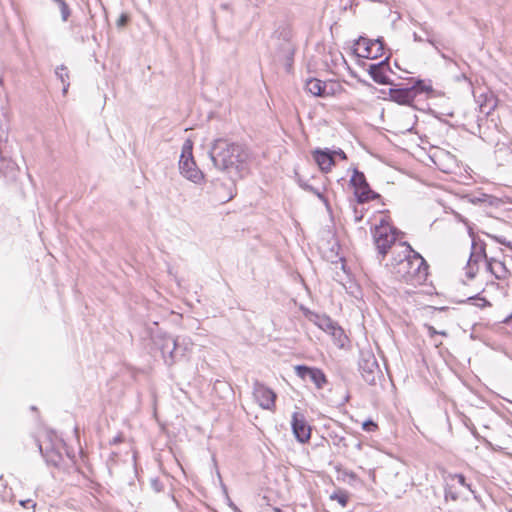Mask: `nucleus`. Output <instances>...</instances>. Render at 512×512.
I'll use <instances>...</instances> for the list:
<instances>
[{
	"mask_svg": "<svg viewBox=\"0 0 512 512\" xmlns=\"http://www.w3.org/2000/svg\"><path fill=\"white\" fill-rule=\"evenodd\" d=\"M426 327H427V330H428L429 335H430L431 337H433V336H434V335H436V334H440V335H442V336H447V332H446V331H437V330H436L433 326H431V325H427Z\"/></svg>",
	"mask_w": 512,
	"mask_h": 512,
	"instance_id": "obj_33",
	"label": "nucleus"
},
{
	"mask_svg": "<svg viewBox=\"0 0 512 512\" xmlns=\"http://www.w3.org/2000/svg\"><path fill=\"white\" fill-rule=\"evenodd\" d=\"M350 182H351V184L353 185V187L355 189L360 187V186L362 187L363 185L367 184L365 175L362 172L358 171V170H354V174L351 177Z\"/></svg>",
	"mask_w": 512,
	"mask_h": 512,
	"instance_id": "obj_23",
	"label": "nucleus"
},
{
	"mask_svg": "<svg viewBox=\"0 0 512 512\" xmlns=\"http://www.w3.org/2000/svg\"><path fill=\"white\" fill-rule=\"evenodd\" d=\"M401 251L393 252L389 263L386 264L389 272L395 279L411 286L423 284L428 275V265L425 259L415 252L406 242L400 243Z\"/></svg>",
	"mask_w": 512,
	"mask_h": 512,
	"instance_id": "obj_2",
	"label": "nucleus"
},
{
	"mask_svg": "<svg viewBox=\"0 0 512 512\" xmlns=\"http://www.w3.org/2000/svg\"><path fill=\"white\" fill-rule=\"evenodd\" d=\"M413 39L416 42H422L423 41V39L417 33L413 34Z\"/></svg>",
	"mask_w": 512,
	"mask_h": 512,
	"instance_id": "obj_36",
	"label": "nucleus"
},
{
	"mask_svg": "<svg viewBox=\"0 0 512 512\" xmlns=\"http://www.w3.org/2000/svg\"><path fill=\"white\" fill-rule=\"evenodd\" d=\"M294 52L295 47L293 43L289 40H282L279 43L275 58L277 61L282 62L286 66L287 70H289L292 66Z\"/></svg>",
	"mask_w": 512,
	"mask_h": 512,
	"instance_id": "obj_16",
	"label": "nucleus"
},
{
	"mask_svg": "<svg viewBox=\"0 0 512 512\" xmlns=\"http://www.w3.org/2000/svg\"><path fill=\"white\" fill-rule=\"evenodd\" d=\"M57 3L61 10V16L63 21H67L70 16V9L64 0H53Z\"/></svg>",
	"mask_w": 512,
	"mask_h": 512,
	"instance_id": "obj_28",
	"label": "nucleus"
},
{
	"mask_svg": "<svg viewBox=\"0 0 512 512\" xmlns=\"http://www.w3.org/2000/svg\"><path fill=\"white\" fill-rule=\"evenodd\" d=\"M354 214H355V222H360L363 218V214L358 213V211L356 209L354 210Z\"/></svg>",
	"mask_w": 512,
	"mask_h": 512,
	"instance_id": "obj_35",
	"label": "nucleus"
},
{
	"mask_svg": "<svg viewBox=\"0 0 512 512\" xmlns=\"http://www.w3.org/2000/svg\"><path fill=\"white\" fill-rule=\"evenodd\" d=\"M160 350L167 365H173L177 360L184 357L192 349L193 342L188 337L173 338L170 336H163Z\"/></svg>",
	"mask_w": 512,
	"mask_h": 512,
	"instance_id": "obj_5",
	"label": "nucleus"
},
{
	"mask_svg": "<svg viewBox=\"0 0 512 512\" xmlns=\"http://www.w3.org/2000/svg\"><path fill=\"white\" fill-rule=\"evenodd\" d=\"M179 170L186 179L195 184L200 183L204 178L203 173L197 168L193 159L192 143L190 141H186L183 145L179 160Z\"/></svg>",
	"mask_w": 512,
	"mask_h": 512,
	"instance_id": "obj_7",
	"label": "nucleus"
},
{
	"mask_svg": "<svg viewBox=\"0 0 512 512\" xmlns=\"http://www.w3.org/2000/svg\"><path fill=\"white\" fill-rule=\"evenodd\" d=\"M332 155H338L341 159L343 160H346L347 159V156L345 154V152L341 149H338V150H335V151H331Z\"/></svg>",
	"mask_w": 512,
	"mask_h": 512,
	"instance_id": "obj_34",
	"label": "nucleus"
},
{
	"mask_svg": "<svg viewBox=\"0 0 512 512\" xmlns=\"http://www.w3.org/2000/svg\"><path fill=\"white\" fill-rule=\"evenodd\" d=\"M121 441H122L121 437H119V436H118V437H115V438L112 440V443H113V444H116V443H119V442H121Z\"/></svg>",
	"mask_w": 512,
	"mask_h": 512,
	"instance_id": "obj_38",
	"label": "nucleus"
},
{
	"mask_svg": "<svg viewBox=\"0 0 512 512\" xmlns=\"http://www.w3.org/2000/svg\"><path fill=\"white\" fill-rule=\"evenodd\" d=\"M341 346L344 345V339H345V335H344V331L341 327L337 326V324H335L333 326V328H331V330L328 332Z\"/></svg>",
	"mask_w": 512,
	"mask_h": 512,
	"instance_id": "obj_25",
	"label": "nucleus"
},
{
	"mask_svg": "<svg viewBox=\"0 0 512 512\" xmlns=\"http://www.w3.org/2000/svg\"><path fill=\"white\" fill-rule=\"evenodd\" d=\"M388 59L389 57H386L385 60L377 64H372L368 68L369 75L378 84H392L389 77L386 75V71L389 69Z\"/></svg>",
	"mask_w": 512,
	"mask_h": 512,
	"instance_id": "obj_14",
	"label": "nucleus"
},
{
	"mask_svg": "<svg viewBox=\"0 0 512 512\" xmlns=\"http://www.w3.org/2000/svg\"><path fill=\"white\" fill-rule=\"evenodd\" d=\"M355 195L357 197V200L359 203H365V202H368L372 199H375V198H378L379 195L376 194L375 192H373L370 187H369V184H365L363 185L362 187H358L355 189Z\"/></svg>",
	"mask_w": 512,
	"mask_h": 512,
	"instance_id": "obj_20",
	"label": "nucleus"
},
{
	"mask_svg": "<svg viewBox=\"0 0 512 512\" xmlns=\"http://www.w3.org/2000/svg\"><path fill=\"white\" fill-rule=\"evenodd\" d=\"M55 74L57 78L61 81L63 84L62 93L63 95H66L70 86L69 83V71L65 65H60L56 68Z\"/></svg>",
	"mask_w": 512,
	"mask_h": 512,
	"instance_id": "obj_21",
	"label": "nucleus"
},
{
	"mask_svg": "<svg viewBox=\"0 0 512 512\" xmlns=\"http://www.w3.org/2000/svg\"><path fill=\"white\" fill-rule=\"evenodd\" d=\"M362 428L367 432H373L377 429V424L372 420H367L363 423Z\"/></svg>",
	"mask_w": 512,
	"mask_h": 512,
	"instance_id": "obj_31",
	"label": "nucleus"
},
{
	"mask_svg": "<svg viewBox=\"0 0 512 512\" xmlns=\"http://www.w3.org/2000/svg\"><path fill=\"white\" fill-rule=\"evenodd\" d=\"M292 430L296 439L301 443H306L311 437V427L307 423L305 416L299 412H294L292 415Z\"/></svg>",
	"mask_w": 512,
	"mask_h": 512,
	"instance_id": "obj_12",
	"label": "nucleus"
},
{
	"mask_svg": "<svg viewBox=\"0 0 512 512\" xmlns=\"http://www.w3.org/2000/svg\"><path fill=\"white\" fill-rule=\"evenodd\" d=\"M20 503H21L22 506L28 507V504L32 503V501L31 500H26V501H21Z\"/></svg>",
	"mask_w": 512,
	"mask_h": 512,
	"instance_id": "obj_37",
	"label": "nucleus"
},
{
	"mask_svg": "<svg viewBox=\"0 0 512 512\" xmlns=\"http://www.w3.org/2000/svg\"><path fill=\"white\" fill-rule=\"evenodd\" d=\"M297 182L303 190L316 195L326 206H328V200L324 196V192L326 190L324 182L319 186H314L310 184L308 181L303 180L302 178H298Z\"/></svg>",
	"mask_w": 512,
	"mask_h": 512,
	"instance_id": "obj_19",
	"label": "nucleus"
},
{
	"mask_svg": "<svg viewBox=\"0 0 512 512\" xmlns=\"http://www.w3.org/2000/svg\"><path fill=\"white\" fill-rule=\"evenodd\" d=\"M467 489L471 490V487L466 483V479L462 474H448L445 477V499H451L456 501L460 498L462 491Z\"/></svg>",
	"mask_w": 512,
	"mask_h": 512,
	"instance_id": "obj_8",
	"label": "nucleus"
},
{
	"mask_svg": "<svg viewBox=\"0 0 512 512\" xmlns=\"http://www.w3.org/2000/svg\"><path fill=\"white\" fill-rule=\"evenodd\" d=\"M486 235L488 237H490L491 239H493L494 241H496L497 243L502 244L512 250V241H508L503 236L493 235V234H489V233H486Z\"/></svg>",
	"mask_w": 512,
	"mask_h": 512,
	"instance_id": "obj_29",
	"label": "nucleus"
},
{
	"mask_svg": "<svg viewBox=\"0 0 512 512\" xmlns=\"http://www.w3.org/2000/svg\"><path fill=\"white\" fill-rule=\"evenodd\" d=\"M427 41H428L430 44L434 45V41H433V39H432V38L428 37V38H427Z\"/></svg>",
	"mask_w": 512,
	"mask_h": 512,
	"instance_id": "obj_39",
	"label": "nucleus"
},
{
	"mask_svg": "<svg viewBox=\"0 0 512 512\" xmlns=\"http://www.w3.org/2000/svg\"><path fill=\"white\" fill-rule=\"evenodd\" d=\"M341 346L344 345V339H345V335H344V331L341 327L337 326V324H335L333 326V328H331V330L328 332Z\"/></svg>",
	"mask_w": 512,
	"mask_h": 512,
	"instance_id": "obj_24",
	"label": "nucleus"
},
{
	"mask_svg": "<svg viewBox=\"0 0 512 512\" xmlns=\"http://www.w3.org/2000/svg\"><path fill=\"white\" fill-rule=\"evenodd\" d=\"M330 499L337 501L342 507H345L348 502V496L343 491H339V492H335V493L331 494Z\"/></svg>",
	"mask_w": 512,
	"mask_h": 512,
	"instance_id": "obj_26",
	"label": "nucleus"
},
{
	"mask_svg": "<svg viewBox=\"0 0 512 512\" xmlns=\"http://www.w3.org/2000/svg\"><path fill=\"white\" fill-rule=\"evenodd\" d=\"M358 46H363V51L358 55L363 58H377L383 55L384 52V40L378 38L374 41L364 37H360L356 43Z\"/></svg>",
	"mask_w": 512,
	"mask_h": 512,
	"instance_id": "obj_11",
	"label": "nucleus"
},
{
	"mask_svg": "<svg viewBox=\"0 0 512 512\" xmlns=\"http://www.w3.org/2000/svg\"><path fill=\"white\" fill-rule=\"evenodd\" d=\"M389 97L393 102L400 105H410L416 98V93L415 89L410 87L391 88Z\"/></svg>",
	"mask_w": 512,
	"mask_h": 512,
	"instance_id": "obj_15",
	"label": "nucleus"
},
{
	"mask_svg": "<svg viewBox=\"0 0 512 512\" xmlns=\"http://www.w3.org/2000/svg\"><path fill=\"white\" fill-rule=\"evenodd\" d=\"M358 366L362 378L370 385H375L382 377L376 357L369 349L360 351Z\"/></svg>",
	"mask_w": 512,
	"mask_h": 512,
	"instance_id": "obj_6",
	"label": "nucleus"
},
{
	"mask_svg": "<svg viewBox=\"0 0 512 512\" xmlns=\"http://www.w3.org/2000/svg\"><path fill=\"white\" fill-rule=\"evenodd\" d=\"M314 323L323 331L329 332L336 324L330 317L326 315H315Z\"/></svg>",
	"mask_w": 512,
	"mask_h": 512,
	"instance_id": "obj_22",
	"label": "nucleus"
},
{
	"mask_svg": "<svg viewBox=\"0 0 512 512\" xmlns=\"http://www.w3.org/2000/svg\"><path fill=\"white\" fill-rule=\"evenodd\" d=\"M129 21V17L127 14H121L120 17L117 20V27L121 28L124 27Z\"/></svg>",
	"mask_w": 512,
	"mask_h": 512,
	"instance_id": "obj_32",
	"label": "nucleus"
},
{
	"mask_svg": "<svg viewBox=\"0 0 512 512\" xmlns=\"http://www.w3.org/2000/svg\"><path fill=\"white\" fill-rule=\"evenodd\" d=\"M253 397L262 409L274 410L276 393L258 380L253 383Z\"/></svg>",
	"mask_w": 512,
	"mask_h": 512,
	"instance_id": "obj_9",
	"label": "nucleus"
},
{
	"mask_svg": "<svg viewBox=\"0 0 512 512\" xmlns=\"http://www.w3.org/2000/svg\"><path fill=\"white\" fill-rule=\"evenodd\" d=\"M339 85L335 82H324L316 78H310L306 81V91L313 96L322 98L330 97L335 94V87Z\"/></svg>",
	"mask_w": 512,
	"mask_h": 512,
	"instance_id": "obj_10",
	"label": "nucleus"
},
{
	"mask_svg": "<svg viewBox=\"0 0 512 512\" xmlns=\"http://www.w3.org/2000/svg\"><path fill=\"white\" fill-rule=\"evenodd\" d=\"M469 301H471L473 305L479 308H484L490 305V303L485 298L481 297H471L469 298Z\"/></svg>",
	"mask_w": 512,
	"mask_h": 512,
	"instance_id": "obj_30",
	"label": "nucleus"
},
{
	"mask_svg": "<svg viewBox=\"0 0 512 512\" xmlns=\"http://www.w3.org/2000/svg\"><path fill=\"white\" fill-rule=\"evenodd\" d=\"M38 447L48 464L58 466L62 462V455L56 445L43 446V444H38Z\"/></svg>",
	"mask_w": 512,
	"mask_h": 512,
	"instance_id": "obj_18",
	"label": "nucleus"
},
{
	"mask_svg": "<svg viewBox=\"0 0 512 512\" xmlns=\"http://www.w3.org/2000/svg\"><path fill=\"white\" fill-rule=\"evenodd\" d=\"M313 158L317 165L319 166L320 170L327 173L329 172L332 167L335 165L334 157L330 150H320L317 149L313 151Z\"/></svg>",
	"mask_w": 512,
	"mask_h": 512,
	"instance_id": "obj_17",
	"label": "nucleus"
},
{
	"mask_svg": "<svg viewBox=\"0 0 512 512\" xmlns=\"http://www.w3.org/2000/svg\"><path fill=\"white\" fill-rule=\"evenodd\" d=\"M410 88L415 89L416 96L421 92H431L432 91L431 85L425 84L423 80L416 81L415 84L413 86H411Z\"/></svg>",
	"mask_w": 512,
	"mask_h": 512,
	"instance_id": "obj_27",
	"label": "nucleus"
},
{
	"mask_svg": "<svg viewBox=\"0 0 512 512\" xmlns=\"http://www.w3.org/2000/svg\"><path fill=\"white\" fill-rule=\"evenodd\" d=\"M209 155L213 165L233 181L242 179L248 174L251 153L243 144L216 139Z\"/></svg>",
	"mask_w": 512,
	"mask_h": 512,
	"instance_id": "obj_1",
	"label": "nucleus"
},
{
	"mask_svg": "<svg viewBox=\"0 0 512 512\" xmlns=\"http://www.w3.org/2000/svg\"><path fill=\"white\" fill-rule=\"evenodd\" d=\"M294 369L298 377L303 380L309 378L318 389H322L327 383L325 374L318 368H311L305 365H297Z\"/></svg>",
	"mask_w": 512,
	"mask_h": 512,
	"instance_id": "obj_13",
	"label": "nucleus"
},
{
	"mask_svg": "<svg viewBox=\"0 0 512 512\" xmlns=\"http://www.w3.org/2000/svg\"><path fill=\"white\" fill-rule=\"evenodd\" d=\"M398 230L389 221L382 218L373 229L372 237L380 261L387 255L389 249L396 243Z\"/></svg>",
	"mask_w": 512,
	"mask_h": 512,
	"instance_id": "obj_4",
	"label": "nucleus"
},
{
	"mask_svg": "<svg viewBox=\"0 0 512 512\" xmlns=\"http://www.w3.org/2000/svg\"><path fill=\"white\" fill-rule=\"evenodd\" d=\"M481 254H483L484 258H487V255L485 254L484 248L481 249Z\"/></svg>",
	"mask_w": 512,
	"mask_h": 512,
	"instance_id": "obj_40",
	"label": "nucleus"
},
{
	"mask_svg": "<svg viewBox=\"0 0 512 512\" xmlns=\"http://www.w3.org/2000/svg\"><path fill=\"white\" fill-rule=\"evenodd\" d=\"M383 483L387 493L400 498L407 490L408 478L405 469L398 462H390L383 467Z\"/></svg>",
	"mask_w": 512,
	"mask_h": 512,
	"instance_id": "obj_3",
	"label": "nucleus"
}]
</instances>
